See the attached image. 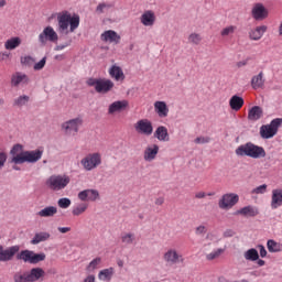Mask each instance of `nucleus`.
<instances>
[{"label":"nucleus","mask_w":282,"mask_h":282,"mask_svg":"<svg viewBox=\"0 0 282 282\" xmlns=\"http://www.w3.org/2000/svg\"><path fill=\"white\" fill-rule=\"evenodd\" d=\"M78 25H80V15L76 13L72 15L68 11L57 14V32L62 36H67V34L76 32Z\"/></svg>","instance_id":"1"},{"label":"nucleus","mask_w":282,"mask_h":282,"mask_svg":"<svg viewBox=\"0 0 282 282\" xmlns=\"http://www.w3.org/2000/svg\"><path fill=\"white\" fill-rule=\"evenodd\" d=\"M236 155H238V158H252V160H261V158H265L267 153L263 147L257 145L252 142H247L236 149Z\"/></svg>","instance_id":"2"},{"label":"nucleus","mask_w":282,"mask_h":282,"mask_svg":"<svg viewBox=\"0 0 282 282\" xmlns=\"http://www.w3.org/2000/svg\"><path fill=\"white\" fill-rule=\"evenodd\" d=\"M43 158V150L36 149L31 151H24L17 156L12 158L10 163L11 164H36L39 160Z\"/></svg>","instance_id":"3"},{"label":"nucleus","mask_w":282,"mask_h":282,"mask_svg":"<svg viewBox=\"0 0 282 282\" xmlns=\"http://www.w3.org/2000/svg\"><path fill=\"white\" fill-rule=\"evenodd\" d=\"M282 124V119H273L270 124H263L260 128V135L263 140H270L279 133V127Z\"/></svg>","instance_id":"4"},{"label":"nucleus","mask_w":282,"mask_h":282,"mask_svg":"<svg viewBox=\"0 0 282 282\" xmlns=\"http://www.w3.org/2000/svg\"><path fill=\"white\" fill-rule=\"evenodd\" d=\"M70 182L69 176L67 175H52L47 181H46V186L51 188V191H63Z\"/></svg>","instance_id":"5"},{"label":"nucleus","mask_w":282,"mask_h":282,"mask_svg":"<svg viewBox=\"0 0 282 282\" xmlns=\"http://www.w3.org/2000/svg\"><path fill=\"white\" fill-rule=\"evenodd\" d=\"M82 166L85 171H94V169H98L100 164H102V159L99 153H93L80 161Z\"/></svg>","instance_id":"6"},{"label":"nucleus","mask_w":282,"mask_h":282,"mask_svg":"<svg viewBox=\"0 0 282 282\" xmlns=\"http://www.w3.org/2000/svg\"><path fill=\"white\" fill-rule=\"evenodd\" d=\"M47 41H50V43H56L58 41V33H56L52 26L44 28L39 35V43H41V45H47Z\"/></svg>","instance_id":"7"},{"label":"nucleus","mask_w":282,"mask_h":282,"mask_svg":"<svg viewBox=\"0 0 282 282\" xmlns=\"http://www.w3.org/2000/svg\"><path fill=\"white\" fill-rule=\"evenodd\" d=\"M239 203V195L235 193H229L223 195L220 198L218 206L223 210H228V208H232V206H236Z\"/></svg>","instance_id":"8"},{"label":"nucleus","mask_w":282,"mask_h":282,"mask_svg":"<svg viewBox=\"0 0 282 282\" xmlns=\"http://www.w3.org/2000/svg\"><path fill=\"white\" fill-rule=\"evenodd\" d=\"M21 250V247L19 245L11 246L7 249L3 247L0 249V262L8 263V261H12L14 257H17V253Z\"/></svg>","instance_id":"9"},{"label":"nucleus","mask_w":282,"mask_h":282,"mask_svg":"<svg viewBox=\"0 0 282 282\" xmlns=\"http://www.w3.org/2000/svg\"><path fill=\"white\" fill-rule=\"evenodd\" d=\"M163 260L165 261V263H169V265L184 263V257H182V254L177 253V250H175V249H169L163 254Z\"/></svg>","instance_id":"10"},{"label":"nucleus","mask_w":282,"mask_h":282,"mask_svg":"<svg viewBox=\"0 0 282 282\" xmlns=\"http://www.w3.org/2000/svg\"><path fill=\"white\" fill-rule=\"evenodd\" d=\"M134 129L138 133L143 135L153 134V123L149 119H141L134 124Z\"/></svg>","instance_id":"11"},{"label":"nucleus","mask_w":282,"mask_h":282,"mask_svg":"<svg viewBox=\"0 0 282 282\" xmlns=\"http://www.w3.org/2000/svg\"><path fill=\"white\" fill-rule=\"evenodd\" d=\"M268 14L269 11L263 6V3H256L251 10V15L254 21H264Z\"/></svg>","instance_id":"12"},{"label":"nucleus","mask_w":282,"mask_h":282,"mask_svg":"<svg viewBox=\"0 0 282 282\" xmlns=\"http://www.w3.org/2000/svg\"><path fill=\"white\" fill-rule=\"evenodd\" d=\"M80 202H96L100 199V192L98 189H84L78 193Z\"/></svg>","instance_id":"13"},{"label":"nucleus","mask_w":282,"mask_h":282,"mask_svg":"<svg viewBox=\"0 0 282 282\" xmlns=\"http://www.w3.org/2000/svg\"><path fill=\"white\" fill-rule=\"evenodd\" d=\"M80 124H83V119L75 118L64 122L62 129L65 130V133H72V131L78 133V127H80Z\"/></svg>","instance_id":"14"},{"label":"nucleus","mask_w":282,"mask_h":282,"mask_svg":"<svg viewBox=\"0 0 282 282\" xmlns=\"http://www.w3.org/2000/svg\"><path fill=\"white\" fill-rule=\"evenodd\" d=\"M112 89H113V82H111V79L99 78V83L97 84V87H96L97 94H109V91Z\"/></svg>","instance_id":"15"},{"label":"nucleus","mask_w":282,"mask_h":282,"mask_svg":"<svg viewBox=\"0 0 282 282\" xmlns=\"http://www.w3.org/2000/svg\"><path fill=\"white\" fill-rule=\"evenodd\" d=\"M158 153H160V145L153 144L152 147H148L143 152V160L145 162H153L158 158Z\"/></svg>","instance_id":"16"},{"label":"nucleus","mask_w":282,"mask_h":282,"mask_svg":"<svg viewBox=\"0 0 282 282\" xmlns=\"http://www.w3.org/2000/svg\"><path fill=\"white\" fill-rule=\"evenodd\" d=\"M261 118H263V108H261V106H253L249 109L248 120L257 122V120H261Z\"/></svg>","instance_id":"17"},{"label":"nucleus","mask_w":282,"mask_h":282,"mask_svg":"<svg viewBox=\"0 0 282 282\" xmlns=\"http://www.w3.org/2000/svg\"><path fill=\"white\" fill-rule=\"evenodd\" d=\"M154 138L160 142H169L171 137L169 135V129L164 126H159L154 132Z\"/></svg>","instance_id":"18"},{"label":"nucleus","mask_w":282,"mask_h":282,"mask_svg":"<svg viewBox=\"0 0 282 282\" xmlns=\"http://www.w3.org/2000/svg\"><path fill=\"white\" fill-rule=\"evenodd\" d=\"M282 206V189H273L272 197H271V208L276 210V208Z\"/></svg>","instance_id":"19"},{"label":"nucleus","mask_w":282,"mask_h":282,"mask_svg":"<svg viewBox=\"0 0 282 282\" xmlns=\"http://www.w3.org/2000/svg\"><path fill=\"white\" fill-rule=\"evenodd\" d=\"M141 23L145 25L147 28H151L155 25V13L151 10L145 11L141 15Z\"/></svg>","instance_id":"20"},{"label":"nucleus","mask_w":282,"mask_h":282,"mask_svg":"<svg viewBox=\"0 0 282 282\" xmlns=\"http://www.w3.org/2000/svg\"><path fill=\"white\" fill-rule=\"evenodd\" d=\"M154 111L158 113L159 118H166L169 116V106L166 101H155Z\"/></svg>","instance_id":"21"},{"label":"nucleus","mask_w":282,"mask_h":282,"mask_svg":"<svg viewBox=\"0 0 282 282\" xmlns=\"http://www.w3.org/2000/svg\"><path fill=\"white\" fill-rule=\"evenodd\" d=\"M29 274V281L30 282H36L40 279H43L45 276V270L43 268H32L30 271H28Z\"/></svg>","instance_id":"22"},{"label":"nucleus","mask_w":282,"mask_h":282,"mask_svg":"<svg viewBox=\"0 0 282 282\" xmlns=\"http://www.w3.org/2000/svg\"><path fill=\"white\" fill-rule=\"evenodd\" d=\"M265 32H268L267 25L257 26L254 30L249 32V39H251V41H259Z\"/></svg>","instance_id":"23"},{"label":"nucleus","mask_w":282,"mask_h":282,"mask_svg":"<svg viewBox=\"0 0 282 282\" xmlns=\"http://www.w3.org/2000/svg\"><path fill=\"white\" fill-rule=\"evenodd\" d=\"M129 107V101L119 100L112 102L108 108V113H116V111H124L126 108Z\"/></svg>","instance_id":"24"},{"label":"nucleus","mask_w":282,"mask_h":282,"mask_svg":"<svg viewBox=\"0 0 282 282\" xmlns=\"http://www.w3.org/2000/svg\"><path fill=\"white\" fill-rule=\"evenodd\" d=\"M237 215H243L245 217H257L259 215V208L254 206H245L237 212Z\"/></svg>","instance_id":"25"},{"label":"nucleus","mask_w":282,"mask_h":282,"mask_svg":"<svg viewBox=\"0 0 282 282\" xmlns=\"http://www.w3.org/2000/svg\"><path fill=\"white\" fill-rule=\"evenodd\" d=\"M243 97H240L239 95H234L229 100V107L232 109V111H239L241 107H243Z\"/></svg>","instance_id":"26"},{"label":"nucleus","mask_w":282,"mask_h":282,"mask_svg":"<svg viewBox=\"0 0 282 282\" xmlns=\"http://www.w3.org/2000/svg\"><path fill=\"white\" fill-rule=\"evenodd\" d=\"M109 75L111 78H115V80H124V72L118 65H112L109 68Z\"/></svg>","instance_id":"27"},{"label":"nucleus","mask_w":282,"mask_h":282,"mask_svg":"<svg viewBox=\"0 0 282 282\" xmlns=\"http://www.w3.org/2000/svg\"><path fill=\"white\" fill-rule=\"evenodd\" d=\"M102 41H109L110 43H120V35L116 31L109 30L101 34Z\"/></svg>","instance_id":"28"},{"label":"nucleus","mask_w":282,"mask_h":282,"mask_svg":"<svg viewBox=\"0 0 282 282\" xmlns=\"http://www.w3.org/2000/svg\"><path fill=\"white\" fill-rule=\"evenodd\" d=\"M265 85V79H263V72H260L258 75L251 78L252 89H263Z\"/></svg>","instance_id":"29"},{"label":"nucleus","mask_w":282,"mask_h":282,"mask_svg":"<svg viewBox=\"0 0 282 282\" xmlns=\"http://www.w3.org/2000/svg\"><path fill=\"white\" fill-rule=\"evenodd\" d=\"M52 237L50 232L47 231H41L34 235V237L31 240L32 246H39V243L43 241H47Z\"/></svg>","instance_id":"30"},{"label":"nucleus","mask_w":282,"mask_h":282,"mask_svg":"<svg viewBox=\"0 0 282 282\" xmlns=\"http://www.w3.org/2000/svg\"><path fill=\"white\" fill-rule=\"evenodd\" d=\"M17 261H24V263H31L32 261V250L18 251L15 256Z\"/></svg>","instance_id":"31"},{"label":"nucleus","mask_w":282,"mask_h":282,"mask_svg":"<svg viewBox=\"0 0 282 282\" xmlns=\"http://www.w3.org/2000/svg\"><path fill=\"white\" fill-rule=\"evenodd\" d=\"M113 272H115L113 267L99 271L98 273L99 281H109L110 279L113 278Z\"/></svg>","instance_id":"32"},{"label":"nucleus","mask_w":282,"mask_h":282,"mask_svg":"<svg viewBox=\"0 0 282 282\" xmlns=\"http://www.w3.org/2000/svg\"><path fill=\"white\" fill-rule=\"evenodd\" d=\"M58 213V208L54 206H47L42 210L37 212L39 217H54Z\"/></svg>","instance_id":"33"},{"label":"nucleus","mask_w":282,"mask_h":282,"mask_svg":"<svg viewBox=\"0 0 282 282\" xmlns=\"http://www.w3.org/2000/svg\"><path fill=\"white\" fill-rule=\"evenodd\" d=\"M19 45H21V37L19 36L11 37L4 43L6 50H17Z\"/></svg>","instance_id":"34"},{"label":"nucleus","mask_w":282,"mask_h":282,"mask_svg":"<svg viewBox=\"0 0 282 282\" xmlns=\"http://www.w3.org/2000/svg\"><path fill=\"white\" fill-rule=\"evenodd\" d=\"M243 257L246 261H259V251L251 248L243 253Z\"/></svg>","instance_id":"35"},{"label":"nucleus","mask_w":282,"mask_h":282,"mask_svg":"<svg viewBox=\"0 0 282 282\" xmlns=\"http://www.w3.org/2000/svg\"><path fill=\"white\" fill-rule=\"evenodd\" d=\"M23 80L28 83V75L25 74L21 75L20 73H17V75H12L11 77V85L13 87H19V85H21Z\"/></svg>","instance_id":"36"},{"label":"nucleus","mask_w":282,"mask_h":282,"mask_svg":"<svg viewBox=\"0 0 282 282\" xmlns=\"http://www.w3.org/2000/svg\"><path fill=\"white\" fill-rule=\"evenodd\" d=\"M46 256L44 252L36 253L32 251L31 253V264L36 265V263H41V261H45Z\"/></svg>","instance_id":"37"},{"label":"nucleus","mask_w":282,"mask_h":282,"mask_svg":"<svg viewBox=\"0 0 282 282\" xmlns=\"http://www.w3.org/2000/svg\"><path fill=\"white\" fill-rule=\"evenodd\" d=\"M28 102H30V96L22 95L14 99L13 107H24V105H28Z\"/></svg>","instance_id":"38"},{"label":"nucleus","mask_w":282,"mask_h":282,"mask_svg":"<svg viewBox=\"0 0 282 282\" xmlns=\"http://www.w3.org/2000/svg\"><path fill=\"white\" fill-rule=\"evenodd\" d=\"M13 281L14 282H30V278H29L28 271H25L23 273H21V272L14 273Z\"/></svg>","instance_id":"39"},{"label":"nucleus","mask_w":282,"mask_h":282,"mask_svg":"<svg viewBox=\"0 0 282 282\" xmlns=\"http://www.w3.org/2000/svg\"><path fill=\"white\" fill-rule=\"evenodd\" d=\"M267 247L269 252H281V245L272 239L268 240Z\"/></svg>","instance_id":"40"},{"label":"nucleus","mask_w":282,"mask_h":282,"mask_svg":"<svg viewBox=\"0 0 282 282\" xmlns=\"http://www.w3.org/2000/svg\"><path fill=\"white\" fill-rule=\"evenodd\" d=\"M20 153H25V150H23V144L17 143L11 148L10 155H12V158H17Z\"/></svg>","instance_id":"41"},{"label":"nucleus","mask_w":282,"mask_h":282,"mask_svg":"<svg viewBox=\"0 0 282 282\" xmlns=\"http://www.w3.org/2000/svg\"><path fill=\"white\" fill-rule=\"evenodd\" d=\"M88 205L85 203L79 204L77 207H75L72 213L75 217H78L80 215H83V213H85V210H87Z\"/></svg>","instance_id":"42"},{"label":"nucleus","mask_w":282,"mask_h":282,"mask_svg":"<svg viewBox=\"0 0 282 282\" xmlns=\"http://www.w3.org/2000/svg\"><path fill=\"white\" fill-rule=\"evenodd\" d=\"M35 61L36 59H34V57H32L30 55L20 58L21 65H25V67H32V65H34Z\"/></svg>","instance_id":"43"},{"label":"nucleus","mask_w":282,"mask_h":282,"mask_svg":"<svg viewBox=\"0 0 282 282\" xmlns=\"http://www.w3.org/2000/svg\"><path fill=\"white\" fill-rule=\"evenodd\" d=\"M122 243H127L128 246H131L133 241H135V235L133 234H126L121 237Z\"/></svg>","instance_id":"44"},{"label":"nucleus","mask_w":282,"mask_h":282,"mask_svg":"<svg viewBox=\"0 0 282 282\" xmlns=\"http://www.w3.org/2000/svg\"><path fill=\"white\" fill-rule=\"evenodd\" d=\"M57 206H59V208H69L72 206V199L67 197L59 198L57 202Z\"/></svg>","instance_id":"45"},{"label":"nucleus","mask_w":282,"mask_h":282,"mask_svg":"<svg viewBox=\"0 0 282 282\" xmlns=\"http://www.w3.org/2000/svg\"><path fill=\"white\" fill-rule=\"evenodd\" d=\"M101 262H102V258L100 257L95 258L89 262L87 270H96V268H98V265H100Z\"/></svg>","instance_id":"46"},{"label":"nucleus","mask_w":282,"mask_h":282,"mask_svg":"<svg viewBox=\"0 0 282 282\" xmlns=\"http://www.w3.org/2000/svg\"><path fill=\"white\" fill-rule=\"evenodd\" d=\"M188 41H189V43H193L194 45H199V43H202V35H199L197 33H192L188 36Z\"/></svg>","instance_id":"47"},{"label":"nucleus","mask_w":282,"mask_h":282,"mask_svg":"<svg viewBox=\"0 0 282 282\" xmlns=\"http://www.w3.org/2000/svg\"><path fill=\"white\" fill-rule=\"evenodd\" d=\"M225 249H217L215 252L208 253L206 256V259L208 261H213L214 259H217L221 253H224Z\"/></svg>","instance_id":"48"},{"label":"nucleus","mask_w":282,"mask_h":282,"mask_svg":"<svg viewBox=\"0 0 282 282\" xmlns=\"http://www.w3.org/2000/svg\"><path fill=\"white\" fill-rule=\"evenodd\" d=\"M45 63H47V57H43L40 62L35 63L33 66L34 70L41 72L45 67Z\"/></svg>","instance_id":"49"},{"label":"nucleus","mask_w":282,"mask_h":282,"mask_svg":"<svg viewBox=\"0 0 282 282\" xmlns=\"http://www.w3.org/2000/svg\"><path fill=\"white\" fill-rule=\"evenodd\" d=\"M235 30H237V26L230 25V26L225 28L220 34H221V36H228V34H235Z\"/></svg>","instance_id":"50"},{"label":"nucleus","mask_w":282,"mask_h":282,"mask_svg":"<svg viewBox=\"0 0 282 282\" xmlns=\"http://www.w3.org/2000/svg\"><path fill=\"white\" fill-rule=\"evenodd\" d=\"M99 82H100V78L90 77L86 80V85H88V87H95V91H96V87H98Z\"/></svg>","instance_id":"51"},{"label":"nucleus","mask_w":282,"mask_h":282,"mask_svg":"<svg viewBox=\"0 0 282 282\" xmlns=\"http://www.w3.org/2000/svg\"><path fill=\"white\" fill-rule=\"evenodd\" d=\"M206 232H208V229L204 225H199L195 228V235H197L198 237L206 235Z\"/></svg>","instance_id":"52"},{"label":"nucleus","mask_w":282,"mask_h":282,"mask_svg":"<svg viewBox=\"0 0 282 282\" xmlns=\"http://www.w3.org/2000/svg\"><path fill=\"white\" fill-rule=\"evenodd\" d=\"M195 144H208L210 137H198L194 140Z\"/></svg>","instance_id":"53"},{"label":"nucleus","mask_w":282,"mask_h":282,"mask_svg":"<svg viewBox=\"0 0 282 282\" xmlns=\"http://www.w3.org/2000/svg\"><path fill=\"white\" fill-rule=\"evenodd\" d=\"M265 191H268V185L267 184H262V185L256 187L253 189V193H256L257 195H263V193H265Z\"/></svg>","instance_id":"54"},{"label":"nucleus","mask_w":282,"mask_h":282,"mask_svg":"<svg viewBox=\"0 0 282 282\" xmlns=\"http://www.w3.org/2000/svg\"><path fill=\"white\" fill-rule=\"evenodd\" d=\"M6 162H8V154L6 152H0V171L6 166Z\"/></svg>","instance_id":"55"},{"label":"nucleus","mask_w":282,"mask_h":282,"mask_svg":"<svg viewBox=\"0 0 282 282\" xmlns=\"http://www.w3.org/2000/svg\"><path fill=\"white\" fill-rule=\"evenodd\" d=\"M72 45V40L66 41L64 44H58L55 46V52H61V50H65V47H69Z\"/></svg>","instance_id":"56"},{"label":"nucleus","mask_w":282,"mask_h":282,"mask_svg":"<svg viewBox=\"0 0 282 282\" xmlns=\"http://www.w3.org/2000/svg\"><path fill=\"white\" fill-rule=\"evenodd\" d=\"M235 235H237V232H235V230H232V229H226V230L224 231V234H223V237H224L225 239H228V238H230V237H235Z\"/></svg>","instance_id":"57"},{"label":"nucleus","mask_w":282,"mask_h":282,"mask_svg":"<svg viewBox=\"0 0 282 282\" xmlns=\"http://www.w3.org/2000/svg\"><path fill=\"white\" fill-rule=\"evenodd\" d=\"M258 248L260 250V257L262 259H264V257H268V250H265V247L263 245H259Z\"/></svg>","instance_id":"58"},{"label":"nucleus","mask_w":282,"mask_h":282,"mask_svg":"<svg viewBox=\"0 0 282 282\" xmlns=\"http://www.w3.org/2000/svg\"><path fill=\"white\" fill-rule=\"evenodd\" d=\"M58 232H62V235H65L66 232H69L72 230L70 227H58L57 228Z\"/></svg>","instance_id":"59"},{"label":"nucleus","mask_w":282,"mask_h":282,"mask_svg":"<svg viewBox=\"0 0 282 282\" xmlns=\"http://www.w3.org/2000/svg\"><path fill=\"white\" fill-rule=\"evenodd\" d=\"M105 8H107V4L106 3H99L97 6V12H102L105 10Z\"/></svg>","instance_id":"60"},{"label":"nucleus","mask_w":282,"mask_h":282,"mask_svg":"<svg viewBox=\"0 0 282 282\" xmlns=\"http://www.w3.org/2000/svg\"><path fill=\"white\" fill-rule=\"evenodd\" d=\"M196 199H204V197H206V193L204 192H198L195 195Z\"/></svg>","instance_id":"61"},{"label":"nucleus","mask_w":282,"mask_h":282,"mask_svg":"<svg viewBox=\"0 0 282 282\" xmlns=\"http://www.w3.org/2000/svg\"><path fill=\"white\" fill-rule=\"evenodd\" d=\"M84 282H96V276L95 275H88Z\"/></svg>","instance_id":"62"},{"label":"nucleus","mask_w":282,"mask_h":282,"mask_svg":"<svg viewBox=\"0 0 282 282\" xmlns=\"http://www.w3.org/2000/svg\"><path fill=\"white\" fill-rule=\"evenodd\" d=\"M155 204H156V206H162V204H164V198H162V197L156 198Z\"/></svg>","instance_id":"63"},{"label":"nucleus","mask_w":282,"mask_h":282,"mask_svg":"<svg viewBox=\"0 0 282 282\" xmlns=\"http://www.w3.org/2000/svg\"><path fill=\"white\" fill-rule=\"evenodd\" d=\"M246 65H248V62H246V61L237 63V67H246Z\"/></svg>","instance_id":"64"}]
</instances>
